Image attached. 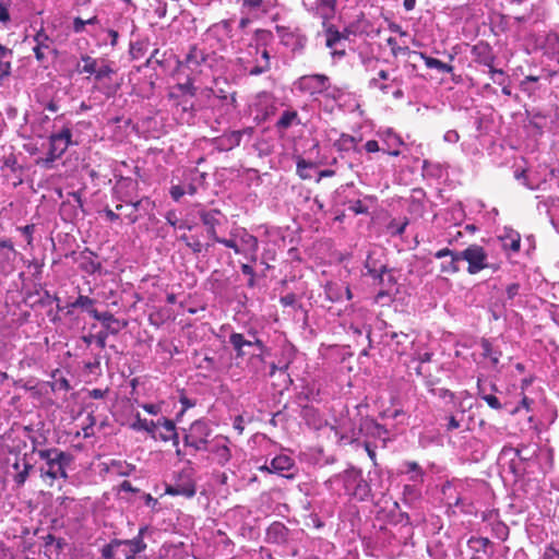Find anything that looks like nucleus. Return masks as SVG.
<instances>
[{
	"label": "nucleus",
	"mask_w": 559,
	"mask_h": 559,
	"mask_svg": "<svg viewBox=\"0 0 559 559\" xmlns=\"http://www.w3.org/2000/svg\"><path fill=\"white\" fill-rule=\"evenodd\" d=\"M32 469L33 465L31 463H22V469L13 475L14 481L19 487L24 485Z\"/></svg>",
	"instance_id": "obj_43"
},
{
	"label": "nucleus",
	"mask_w": 559,
	"mask_h": 559,
	"mask_svg": "<svg viewBox=\"0 0 559 559\" xmlns=\"http://www.w3.org/2000/svg\"><path fill=\"white\" fill-rule=\"evenodd\" d=\"M443 140L448 143H456L460 140V134L455 130H449L444 133Z\"/></svg>",
	"instance_id": "obj_62"
},
{
	"label": "nucleus",
	"mask_w": 559,
	"mask_h": 559,
	"mask_svg": "<svg viewBox=\"0 0 559 559\" xmlns=\"http://www.w3.org/2000/svg\"><path fill=\"white\" fill-rule=\"evenodd\" d=\"M156 439L162 441L171 440L174 445H178V433L176 431L175 423L171 419L162 417L156 420Z\"/></svg>",
	"instance_id": "obj_15"
},
{
	"label": "nucleus",
	"mask_w": 559,
	"mask_h": 559,
	"mask_svg": "<svg viewBox=\"0 0 559 559\" xmlns=\"http://www.w3.org/2000/svg\"><path fill=\"white\" fill-rule=\"evenodd\" d=\"M483 400L488 404L492 409H501L502 405L499 400L493 394H487L483 397Z\"/></svg>",
	"instance_id": "obj_58"
},
{
	"label": "nucleus",
	"mask_w": 559,
	"mask_h": 559,
	"mask_svg": "<svg viewBox=\"0 0 559 559\" xmlns=\"http://www.w3.org/2000/svg\"><path fill=\"white\" fill-rule=\"evenodd\" d=\"M341 150H354L357 153H360V150L357 148V140L353 135L343 133L338 140Z\"/></svg>",
	"instance_id": "obj_44"
},
{
	"label": "nucleus",
	"mask_w": 559,
	"mask_h": 559,
	"mask_svg": "<svg viewBox=\"0 0 559 559\" xmlns=\"http://www.w3.org/2000/svg\"><path fill=\"white\" fill-rule=\"evenodd\" d=\"M365 150L368 152V153H376V152H379L380 151V146H379V143L378 141L376 140H369L366 142L365 144Z\"/></svg>",
	"instance_id": "obj_64"
},
{
	"label": "nucleus",
	"mask_w": 559,
	"mask_h": 559,
	"mask_svg": "<svg viewBox=\"0 0 559 559\" xmlns=\"http://www.w3.org/2000/svg\"><path fill=\"white\" fill-rule=\"evenodd\" d=\"M133 430H144L148 432L154 439H156V421L147 420L136 415L135 421L131 425Z\"/></svg>",
	"instance_id": "obj_34"
},
{
	"label": "nucleus",
	"mask_w": 559,
	"mask_h": 559,
	"mask_svg": "<svg viewBox=\"0 0 559 559\" xmlns=\"http://www.w3.org/2000/svg\"><path fill=\"white\" fill-rule=\"evenodd\" d=\"M293 466L294 462L288 455H277L271 460L269 465L265 464L261 466L260 469L269 473L283 474L284 472L289 471Z\"/></svg>",
	"instance_id": "obj_20"
},
{
	"label": "nucleus",
	"mask_w": 559,
	"mask_h": 559,
	"mask_svg": "<svg viewBox=\"0 0 559 559\" xmlns=\"http://www.w3.org/2000/svg\"><path fill=\"white\" fill-rule=\"evenodd\" d=\"M342 479L346 492L360 501L369 499L371 489L369 484L362 478L360 469L355 467L345 469L342 474Z\"/></svg>",
	"instance_id": "obj_7"
},
{
	"label": "nucleus",
	"mask_w": 559,
	"mask_h": 559,
	"mask_svg": "<svg viewBox=\"0 0 559 559\" xmlns=\"http://www.w3.org/2000/svg\"><path fill=\"white\" fill-rule=\"evenodd\" d=\"M388 46L391 48V52L394 57H397L401 53H405L408 51L407 47H401L397 45L396 39L393 37H389L386 39Z\"/></svg>",
	"instance_id": "obj_52"
},
{
	"label": "nucleus",
	"mask_w": 559,
	"mask_h": 559,
	"mask_svg": "<svg viewBox=\"0 0 559 559\" xmlns=\"http://www.w3.org/2000/svg\"><path fill=\"white\" fill-rule=\"evenodd\" d=\"M435 258L442 260L440 264L441 273L452 275L460 271V258L457 251L443 248L435 253Z\"/></svg>",
	"instance_id": "obj_13"
},
{
	"label": "nucleus",
	"mask_w": 559,
	"mask_h": 559,
	"mask_svg": "<svg viewBox=\"0 0 559 559\" xmlns=\"http://www.w3.org/2000/svg\"><path fill=\"white\" fill-rule=\"evenodd\" d=\"M134 467L124 461L111 460L106 464V471L114 475L128 476L132 473Z\"/></svg>",
	"instance_id": "obj_27"
},
{
	"label": "nucleus",
	"mask_w": 559,
	"mask_h": 559,
	"mask_svg": "<svg viewBox=\"0 0 559 559\" xmlns=\"http://www.w3.org/2000/svg\"><path fill=\"white\" fill-rule=\"evenodd\" d=\"M186 194V189L181 186H173L170 188V195L175 201H178L181 197Z\"/></svg>",
	"instance_id": "obj_59"
},
{
	"label": "nucleus",
	"mask_w": 559,
	"mask_h": 559,
	"mask_svg": "<svg viewBox=\"0 0 559 559\" xmlns=\"http://www.w3.org/2000/svg\"><path fill=\"white\" fill-rule=\"evenodd\" d=\"M11 74V64L9 62L0 61V82Z\"/></svg>",
	"instance_id": "obj_63"
},
{
	"label": "nucleus",
	"mask_w": 559,
	"mask_h": 559,
	"mask_svg": "<svg viewBox=\"0 0 559 559\" xmlns=\"http://www.w3.org/2000/svg\"><path fill=\"white\" fill-rule=\"evenodd\" d=\"M378 135L386 146V148H383L384 153L395 157L401 154L399 147L403 145V141L392 129L379 131Z\"/></svg>",
	"instance_id": "obj_17"
},
{
	"label": "nucleus",
	"mask_w": 559,
	"mask_h": 559,
	"mask_svg": "<svg viewBox=\"0 0 559 559\" xmlns=\"http://www.w3.org/2000/svg\"><path fill=\"white\" fill-rule=\"evenodd\" d=\"M520 288L518 283L510 284L506 289L508 300H513L520 294Z\"/></svg>",
	"instance_id": "obj_57"
},
{
	"label": "nucleus",
	"mask_w": 559,
	"mask_h": 559,
	"mask_svg": "<svg viewBox=\"0 0 559 559\" xmlns=\"http://www.w3.org/2000/svg\"><path fill=\"white\" fill-rule=\"evenodd\" d=\"M288 537V528L281 522H273L266 530V539L273 544H284Z\"/></svg>",
	"instance_id": "obj_21"
},
{
	"label": "nucleus",
	"mask_w": 559,
	"mask_h": 559,
	"mask_svg": "<svg viewBox=\"0 0 559 559\" xmlns=\"http://www.w3.org/2000/svg\"><path fill=\"white\" fill-rule=\"evenodd\" d=\"M365 269L367 270V274L369 276H371L374 281H378V283L380 285H384L385 276H386L388 283H390V284L393 283V277H392V275L388 274L386 266L382 264V265H380L379 269H377L372 264L370 257H368V259L366 261Z\"/></svg>",
	"instance_id": "obj_22"
},
{
	"label": "nucleus",
	"mask_w": 559,
	"mask_h": 559,
	"mask_svg": "<svg viewBox=\"0 0 559 559\" xmlns=\"http://www.w3.org/2000/svg\"><path fill=\"white\" fill-rule=\"evenodd\" d=\"M417 53L424 60L425 66L428 69H437L438 71L444 72V73H452L453 72V67L451 64L444 63V62H442L439 59L429 57V56H427L424 52H417Z\"/></svg>",
	"instance_id": "obj_31"
},
{
	"label": "nucleus",
	"mask_w": 559,
	"mask_h": 559,
	"mask_svg": "<svg viewBox=\"0 0 559 559\" xmlns=\"http://www.w3.org/2000/svg\"><path fill=\"white\" fill-rule=\"evenodd\" d=\"M391 75L389 71L386 70H380L377 73V76L372 78L368 82L369 88H378L383 94H388L390 92V88L392 86L391 84Z\"/></svg>",
	"instance_id": "obj_23"
},
{
	"label": "nucleus",
	"mask_w": 559,
	"mask_h": 559,
	"mask_svg": "<svg viewBox=\"0 0 559 559\" xmlns=\"http://www.w3.org/2000/svg\"><path fill=\"white\" fill-rule=\"evenodd\" d=\"M233 237L238 238L240 243L241 254L249 251L259 250V240L255 236L251 235L246 228H235L230 231Z\"/></svg>",
	"instance_id": "obj_18"
},
{
	"label": "nucleus",
	"mask_w": 559,
	"mask_h": 559,
	"mask_svg": "<svg viewBox=\"0 0 559 559\" xmlns=\"http://www.w3.org/2000/svg\"><path fill=\"white\" fill-rule=\"evenodd\" d=\"M34 41L36 43L33 48L35 58L37 61L43 62L46 59L45 50L51 49L52 39L44 29H40L35 34Z\"/></svg>",
	"instance_id": "obj_19"
},
{
	"label": "nucleus",
	"mask_w": 559,
	"mask_h": 559,
	"mask_svg": "<svg viewBox=\"0 0 559 559\" xmlns=\"http://www.w3.org/2000/svg\"><path fill=\"white\" fill-rule=\"evenodd\" d=\"M211 428L207 423L203 420L193 421L189 429L186 430L183 436V443L186 447L193 449L195 452L206 450V445L211 436Z\"/></svg>",
	"instance_id": "obj_8"
},
{
	"label": "nucleus",
	"mask_w": 559,
	"mask_h": 559,
	"mask_svg": "<svg viewBox=\"0 0 559 559\" xmlns=\"http://www.w3.org/2000/svg\"><path fill=\"white\" fill-rule=\"evenodd\" d=\"M419 484L413 483L412 485H405L403 488V497L405 501L413 502L417 500L420 496V490L418 488Z\"/></svg>",
	"instance_id": "obj_41"
},
{
	"label": "nucleus",
	"mask_w": 559,
	"mask_h": 559,
	"mask_svg": "<svg viewBox=\"0 0 559 559\" xmlns=\"http://www.w3.org/2000/svg\"><path fill=\"white\" fill-rule=\"evenodd\" d=\"M39 459L44 462L39 472L41 478H49L51 481L62 478L68 479V467L73 463V455L58 448L34 449Z\"/></svg>",
	"instance_id": "obj_1"
},
{
	"label": "nucleus",
	"mask_w": 559,
	"mask_h": 559,
	"mask_svg": "<svg viewBox=\"0 0 559 559\" xmlns=\"http://www.w3.org/2000/svg\"><path fill=\"white\" fill-rule=\"evenodd\" d=\"M502 248L518 252L520 250L521 237L520 234L514 230L506 231V235L499 237Z\"/></svg>",
	"instance_id": "obj_28"
},
{
	"label": "nucleus",
	"mask_w": 559,
	"mask_h": 559,
	"mask_svg": "<svg viewBox=\"0 0 559 559\" xmlns=\"http://www.w3.org/2000/svg\"><path fill=\"white\" fill-rule=\"evenodd\" d=\"M312 168V164L305 160V159H299L297 162V175L301 178V179H310L311 178V175L309 173V170Z\"/></svg>",
	"instance_id": "obj_46"
},
{
	"label": "nucleus",
	"mask_w": 559,
	"mask_h": 559,
	"mask_svg": "<svg viewBox=\"0 0 559 559\" xmlns=\"http://www.w3.org/2000/svg\"><path fill=\"white\" fill-rule=\"evenodd\" d=\"M404 469L402 473L408 475V480L415 484H423L425 472L419 466L418 463L413 461H407L403 464Z\"/></svg>",
	"instance_id": "obj_24"
},
{
	"label": "nucleus",
	"mask_w": 559,
	"mask_h": 559,
	"mask_svg": "<svg viewBox=\"0 0 559 559\" xmlns=\"http://www.w3.org/2000/svg\"><path fill=\"white\" fill-rule=\"evenodd\" d=\"M145 528H140L136 537L130 540H124L127 543L128 548H130L132 556L135 557L136 554L143 551L146 548L145 543L143 542V533Z\"/></svg>",
	"instance_id": "obj_38"
},
{
	"label": "nucleus",
	"mask_w": 559,
	"mask_h": 559,
	"mask_svg": "<svg viewBox=\"0 0 559 559\" xmlns=\"http://www.w3.org/2000/svg\"><path fill=\"white\" fill-rule=\"evenodd\" d=\"M539 559H559V551L552 545H548Z\"/></svg>",
	"instance_id": "obj_54"
},
{
	"label": "nucleus",
	"mask_w": 559,
	"mask_h": 559,
	"mask_svg": "<svg viewBox=\"0 0 559 559\" xmlns=\"http://www.w3.org/2000/svg\"><path fill=\"white\" fill-rule=\"evenodd\" d=\"M472 55L477 63L489 68V73L493 83L501 84V82L495 79V74L503 75V71L493 68L495 56L491 47L488 44L480 41L473 46Z\"/></svg>",
	"instance_id": "obj_10"
},
{
	"label": "nucleus",
	"mask_w": 559,
	"mask_h": 559,
	"mask_svg": "<svg viewBox=\"0 0 559 559\" xmlns=\"http://www.w3.org/2000/svg\"><path fill=\"white\" fill-rule=\"evenodd\" d=\"M20 230L26 237L27 243L31 245L33 241V233L35 230V226L26 225V226L20 227Z\"/></svg>",
	"instance_id": "obj_61"
},
{
	"label": "nucleus",
	"mask_w": 559,
	"mask_h": 559,
	"mask_svg": "<svg viewBox=\"0 0 559 559\" xmlns=\"http://www.w3.org/2000/svg\"><path fill=\"white\" fill-rule=\"evenodd\" d=\"M336 0H318V10L323 17H329L334 13Z\"/></svg>",
	"instance_id": "obj_42"
},
{
	"label": "nucleus",
	"mask_w": 559,
	"mask_h": 559,
	"mask_svg": "<svg viewBox=\"0 0 559 559\" xmlns=\"http://www.w3.org/2000/svg\"><path fill=\"white\" fill-rule=\"evenodd\" d=\"M457 253L460 261L464 260L467 262V272L472 275L489 267L488 254L479 245H469L466 249L457 251Z\"/></svg>",
	"instance_id": "obj_9"
},
{
	"label": "nucleus",
	"mask_w": 559,
	"mask_h": 559,
	"mask_svg": "<svg viewBox=\"0 0 559 559\" xmlns=\"http://www.w3.org/2000/svg\"><path fill=\"white\" fill-rule=\"evenodd\" d=\"M109 334V332L103 330L94 335V341L100 349L106 347V341Z\"/></svg>",
	"instance_id": "obj_53"
},
{
	"label": "nucleus",
	"mask_w": 559,
	"mask_h": 559,
	"mask_svg": "<svg viewBox=\"0 0 559 559\" xmlns=\"http://www.w3.org/2000/svg\"><path fill=\"white\" fill-rule=\"evenodd\" d=\"M199 216L206 229H213L219 226L222 223L221 218L224 217L218 210H202L199 212Z\"/></svg>",
	"instance_id": "obj_25"
},
{
	"label": "nucleus",
	"mask_w": 559,
	"mask_h": 559,
	"mask_svg": "<svg viewBox=\"0 0 559 559\" xmlns=\"http://www.w3.org/2000/svg\"><path fill=\"white\" fill-rule=\"evenodd\" d=\"M283 43L286 46H292L293 50H301L306 46L307 37L301 34H287L283 37Z\"/></svg>",
	"instance_id": "obj_35"
},
{
	"label": "nucleus",
	"mask_w": 559,
	"mask_h": 559,
	"mask_svg": "<svg viewBox=\"0 0 559 559\" xmlns=\"http://www.w3.org/2000/svg\"><path fill=\"white\" fill-rule=\"evenodd\" d=\"M207 57L204 53L203 50L199 49L198 47L193 46L191 47L190 51L186 56V64L188 68L195 70L198 69L202 63L206 61Z\"/></svg>",
	"instance_id": "obj_26"
},
{
	"label": "nucleus",
	"mask_w": 559,
	"mask_h": 559,
	"mask_svg": "<svg viewBox=\"0 0 559 559\" xmlns=\"http://www.w3.org/2000/svg\"><path fill=\"white\" fill-rule=\"evenodd\" d=\"M98 22L99 21L96 15H94L87 20H83L78 16V17L73 19L72 29L74 33L80 34V33L84 32L86 25H95V24H98Z\"/></svg>",
	"instance_id": "obj_40"
},
{
	"label": "nucleus",
	"mask_w": 559,
	"mask_h": 559,
	"mask_svg": "<svg viewBox=\"0 0 559 559\" xmlns=\"http://www.w3.org/2000/svg\"><path fill=\"white\" fill-rule=\"evenodd\" d=\"M92 317L95 320L100 321L105 329L104 331H107L112 335L118 334L120 332V330H122L123 328L127 326L126 321L118 320L117 318L114 317L112 313H110L108 311H106V312L92 311Z\"/></svg>",
	"instance_id": "obj_16"
},
{
	"label": "nucleus",
	"mask_w": 559,
	"mask_h": 559,
	"mask_svg": "<svg viewBox=\"0 0 559 559\" xmlns=\"http://www.w3.org/2000/svg\"><path fill=\"white\" fill-rule=\"evenodd\" d=\"M12 0H0V23L7 26L11 22L9 9Z\"/></svg>",
	"instance_id": "obj_45"
},
{
	"label": "nucleus",
	"mask_w": 559,
	"mask_h": 559,
	"mask_svg": "<svg viewBox=\"0 0 559 559\" xmlns=\"http://www.w3.org/2000/svg\"><path fill=\"white\" fill-rule=\"evenodd\" d=\"M187 247L190 248L193 251V253H201L204 249V245L195 237H191L190 241H188Z\"/></svg>",
	"instance_id": "obj_55"
},
{
	"label": "nucleus",
	"mask_w": 559,
	"mask_h": 559,
	"mask_svg": "<svg viewBox=\"0 0 559 559\" xmlns=\"http://www.w3.org/2000/svg\"><path fill=\"white\" fill-rule=\"evenodd\" d=\"M229 343L236 350L237 358H242L247 354L243 349L245 347H251V341L246 340L240 333H231Z\"/></svg>",
	"instance_id": "obj_30"
},
{
	"label": "nucleus",
	"mask_w": 559,
	"mask_h": 559,
	"mask_svg": "<svg viewBox=\"0 0 559 559\" xmlns=\"http://www.w3.org/2000/svg\"><path fill=\"white\" fill-rule=\"evenodd\" d=\"M95 300L90 298L88 296L80 295L74 301L70 302L68 305V313H71L72 309L81 308L82 310H85L92 316V311H97L94 308Z\"/></svg>",
	"instance_id": "obj_32"
},
{
	"label": "nucleus",
	"mask_w": 559,
	"mask_h": 559,
	"mask_svg": "<svg viewBox=\"0 0 559 559\" xmlns=\"http://www.w3.org/2000/svg\"><path fill=\"white\" fill-rule=\"evenodd\" d=\"M480 347L483 349L481 355L486 358H489L491 364L496 366L499 362L501 355L500 352L495 350L491 343L486 338L481 340Z\"/></svg>",
	"instance_id": "obj_39"
},
{
	"label": "nucleus",
	"mask_w": 559,
	"mask_h": 559,
	"mask_svg": "<svg viewBox=\"0 0 559 559\" xmlns=\"http://www.w3.org/2000/svg\"><path fill=\"white\" fill-rule=\"evenodd\" d=\"M271 57L267 48L261 44H250L245 51H242L237 62L241 66L242 70L252 76L261 75L271 69Z\"/></svg>",
	"instance_id": "obj_4"
},
{
	"label": "nucleus",
	"mask_w": 559,
	"mask_h": 559,
	"mask_svg": "<svg viewBox=\"0 0 559 559\" xmlns=\"http://www.w3.org/2000/svg\"><path fill=\"white\" fill-rule=\"evenodd\" d=\"M348 210L358 215L367 214L369 209L361 200H355L348 202Z\"/></svg>",
	"instance_id": "obj_49"
},
{
	"label": "nucleus",
	"mask_w": 559,
	"mask_h": 559,
	"mask_svg": "<svg viewBox=\"0 0 559 559\" xmlns=\"http://www.w3.org/2000/svg\"><path fill=\"white\" fill-rule=\"evenodd\" d=\"M538 452L537 444H522L518 448L504 445L499 454V461L507 464L512 474L520 476L536 461Z\"/></svg>",
	"instance_id": "obj_2"
},
{
	"label": "nucleus",
	"mask_w": 559,
	"mask_h": 559,
	"mask_svg": "<svg viewBox=\"0 0 559 559\" xmlns=\"http://www.w3.org/2000/svg\"><path fill=\"white\" fill-rule=\"evenodd\" d=\"M300 120L298 117V112L296 110H285L280 119L277 120L275 127L278 130H287L294 124H299Z\"/></svg>",
	"instance_id": "obj_29"
},
{
	"label": "nucleus",
	"mask_w": 559,
	"mask_h": 559,
	"mask_svg": "<svg viewBox=\"0 0 559 559\" xmlns=\"http://www.w3.org/2000/svg\"><path fill=\"white\" fill-rule=\"evenodd\" d=\"M391 84L395 86V90L392 92L393 97L395 99H402L404 97V91L402 90L403 78L393 76L391 79Z\"/></svg>",
	"instance_id": "obj_50"
},
{
	"label": "nucleus",
	"mask_w": 559,
	"mask_h": 559,
	"mask_svg": "<svg viewBox=\"0 0 559 559\" xmlns=\"http://www.w3.org/2000/svg\"><path fill=\"white\" fill-rule=\"evenodd\" d=\"M197 492L195 483L190 471H183L173 485L166 487V493L170 496H183L192 498Z\"/></svg>",
	"instance_id": "obj_11"
},
{
	"label": "nucleus",
	"mask_w": 559,
	"mask_h": 559,
	"mask_svg": "<svg viewBox=\"0 0 559 559\" xmlns=\"http://www.w3.org/2000/svg\"><path fill=\"white\" fill-rule=\"evenodd\" d=\"M114 73L115 70L112 69L111 63L105 59H102L96 68V72L93 75L95 81L100 82L105 79H110Z\"/></svg>",
	"instance_id": "obj_36"
},
{
	"label": "nucleus",
	"mask_w": 559,
	"mask_h": 559,
	"mask_svg": "<svg viewBox=\"0 0 559 559\" xmlns=\"http://www.w3.org/2000/svg\"><path fill=\"white\" fill-rule=\"evenodd\" d=\"M294 86L302 94L316 99L318 95H324L326 98L337 100L342 97L341 88L333 86L331 80L325 74H308L298 78Z\"/></svg>",
	"instance_id": "obj_3"
},
{
	"label": "nucleus",
	"mask_w": 559,
	"mask_h": 559,
	"mask_svg": "<svg viewBox=\"0 0 559 559\" xmlns=\"http://www.w3.org/2000/svg\"><path fill=\"white\" fill-rule=\"evenodd\" d=\"M13 58V51L0 44V61L9 62L11 64Z\"/></svg>",
	"instance_id": "obj_56"
},
{
	"label": "nucleus",
	"mask_w": 559,
	"mask_h": 559,
	"mask_svg": "<svg viewBox=\"0 0 559 559\" xmlns=\"http://www.w3.org/2000/svg\"><path fill=\"white\" fill-rule=\"evenodd\" d=\"M228 443L229 440L226 437L216 436L210 440L205 451L214 456V460L218 465L224 466L231 457Z\"/></svg>",
	"instance_id": "obj_12"
},
{
	"label": "nucleus",
	"mask_w": 559,
	"mask_h": 559,
	"mask_svg": "<svg viewBox=\"0 0 559 559\" xmlns=\"http://www.w3.org/2000/svg\"><path fill=\"white\" fill-rule=\"evenodd\" d=\"M245 131H233L228 136L230 146L239 145Z\"/></svg>",
	"instance_id": "obj_60"
},
{
	"label": "nucleus",
	"mask_w": 559,
	"mask_h": 559,
	"mask_svg": "<svg viewBox=\"0 0 559 559\" xmlns=\"http://www.w3.org/2000/svg\"><path fill=\"white\" fill-rule=\"evenodd\" d=\"M341 429V440H345L349 443L357 441L360 437L381 439L384 443L388 440V430L384 426L369 417H360L357 426L347 427L344 424Z\"/></svg>",
	"instance_id": "obj_5"
},
{
	"label": "nucleus",
	"mask_w": 559,
	"mask_h": 559,
	"mask_svg": "<svg viewBox=\"0 0 559 559\" xmlns=\"http://www.w3.org/2000/svg\"><path fill=\"white\" fill-rule=\"evenodd\" d=\"M221 245L225 246L226 248L231 249L236 254H241L240 243L238 241V238L233 237L230 235L229 238H224L221 241Z\"/></svg>",
	"instance_id": "obj_51"
},
{
	"label": "nucleus",
	"mask_w": 559,
	"mask_h": 559,
	"mask_svg": "<svg viewBox=\"0 0 559 559\" xmlns=\"http://www.w3.org/2000/svg\"><path fill=\"white\" fill-rule=\"evenodd\" d=\"M325 294L331 301H338L343 297V289L337 285H328Z\"/></svg>",
	"instance_id": "obj_48"
},
{
	"label": "nucleus",
	"mask_w": 559,
	"mask_h": 559,
	"mask_svg": "<svg viewBox=\"0 0 559 559\" xmlns=\"http://www.w3.org/2000/svg\"><path fill=\"white\" fill-rule=\"evenodd\" d=\"M464 416H465L464 409H460L456 412V414H451V415L447 416L445 417V420H447L445 430L452 431V430L461 428L464 423Z\"/></svg>",
	"instance_id": "obj_37"
},
{
	"label": "nucleus",
	"mask_w": 559,
	"mask_h": 559,
	"mask_svg": "<svg viewBox=\"0 0 559 559\" xmlns=\"http://www.w3.org/2000/svg\"><path fill=\"white\" fill-rule=\"evenodd\" d=\"M104 559H133L130 548L124 540L114 539L102 548Z\"/></svg>",
	"instance_id": "obj_14"
},
{
	"label": "nucleus",
	"mask_w": 559,
	"mask_h": 559,
	"mask_svg": "<svg viewBox=\"0 0 559 559\" xmlns=\"http://www.w3.org/2000/svg\"><path fill=\"white\" fill-rule=\"evenodd\" d=\"M72 144V130L70 127H63L60 131L52 132L49 136V148L47 156L43 159L46 167L59 159L68 147Z\"/></svg>",
	"instance_id": "obj_6"
},
{
	"label": "nucleus",
	"mask_w": 559,
	"mask_h": 559,
	"mask_svg": "<svg viewBox=\"0 0 559 559\" xmlns=\"http://www.w3.org/2000/svg\"><path fill=\"white\" fill-rule=\"evenodd\" d=\"M343 39V36L338 31L329 28L326 32V46L334 49L338 43Z\"/></svg>",
	"instance_id": "obj_47"
},
{
	"label": "nucleus",
	"mask_w": 559,
	"mask_h": 559,
	"mask_svg": "<svg viewBox=\"0 0 559 559\" xmlns=\"http://www.w3.org/2000/svg\"><path fill=\"white\" fill-rule=\"evenodd\" d=\"M81 61L83 62V66H81L80 63L76 66L78 72L93 75L96 72V68L102 61V59H96L88 55H82Z\"/></svg>",
	"instance_id": "obj_33"
}]
</instances>
